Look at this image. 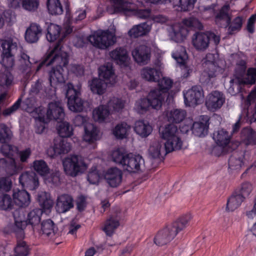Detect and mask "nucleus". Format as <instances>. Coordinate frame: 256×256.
Segmentation results:
<instances>
[{"instance_id":"nucleus-40","label":"nucleus","mask_w":256,"mask_h":256,"mask_svg":"<svg viewBox=\"0 0 256 256\" xmlns=\"http://www.w3.org/2000/svg\"><path fill=\"white\" fill-rule=\"evenodd\" d=\"M85 134L84 139L89 143L94 142L98 139V130L94 124L85 127Z\"/></svg>"},{"instance_id":"nucleus-1","label":"nucleus","mask_w":256,"mask_h":256,"mask_svg":"<svg viewBox=\"0 0 256 256\" xmlns=\"http://www.w3.org/2000/svg\"><path fill=\"white\" fill-rule=\"evenodd\" d=\"M62 38L58 40L54 48L48 51L44 60L36 68V72L39 71L44 66H52L48 71V80L52 87L56 88L59 84L65 82L64 72L67 70L68 64V55L62 50Z\"/></svg>"},{"instance_id":"nucleus-10","label":"nucleus","mask_w":256,"mask_h":256,"mask_svg":"<svg viewBox=\"0 0 256 256\" xmlns=\"http://www.w3.org/2000/svg\"><path fill=\"white\" fill-rule=\"evenodd\" d=\"M143 164L144 160L142 156L129 154L126 155V159L122 168L130 172H136L140 170Z\"/></svg>"},{"instance_id":"nucleus-8","label":"nucleus","mask_w":256,"mask_h":256,"mask_svg":"<svg viewBox=\"0 0 256 256\" xmlns=\"http://www.w3.org/2000/svg\"><path fill=\"white\" fill-rule=\"evenodd\" d=\"M66 98H68V106L70 110L74 112H80L84 109V101L80 98L79 88H76L71 83L66 85Z\"/></svg>"},{"instance_id":"nucleus-6","label":"nucleus","mask_w":256,"mask_h":256,"mask_svg":"<svg viewBox=\"0 0 256 256\" xmlns=\"http://www.w3.org/2000/svg\"><path fill=\"white\" fill-rule=\"evenodd\" d=\"M63 166L66 173L72 176H76L84 172L87 168L84 158L78 155H72L66 158L63 161Z\"/></svg>"},{"instance_id":"nucleus-39","label":"nucleus","mask_w":256,"mask_h":256,"mask_svg":"<svg viewBox=\"0 0 256 256\" xmlns=\"http://www.w3.org/2000/svg\"><path fill=\"white\" fill-rule=\"evenodd\" d=\"M41 230L42 234L51 238L54 236L57 228L52 220L48 219L42 222Z\"/></svg>"},{"instance_id":"nucleus-52","label":"nucleus","mask_w":256,"mask_h":256,"mask_svg":"<svg viewBox=\"0 0 256 256\" xmlns=\"http://www.w3.org/2000/svg\"><path fill=\"white\" fill-rule=\"evenodd\" d=\"M108 106H100L93 112L94 116L97 120L102 122L110 114Z\"/></svg>"},{"instance_id":"nucleus-41","label":"nucleus","mask_w":256,"mask_h":256,"mask_svg":"<svg viewBox=\"0 0 256 256\" xmlns=\"http://www.w3.org/2000/svg\"><path fill=\"white\" fill-rule=\"evenodd\" d=\"M186 116L185 110L182 109H174L170 112L168 116V121L172 123H180L182 122Z\"/></svg>"},{"instance_id":"nucleus-2","label":"nucleus","mask_w":256,"mask_h":256,"mask_svg":"<svg viewBox=\"0 0 256 256\" xmlns=\"http://www.w3.org/2000/svg\"><path fill=\"white\" fill-rule=\"evenodd\" d=\"M38 200L41 208H35L30 211L27 216L26 220H23V216L16 217L18 211L14 212V224L12 226V232L15 234L16 237L24 238V230L28 224L32 226L34 229L38 226L40 222V217L43 212L49 213L53 206V202L50 198L48 194L41 192L38 194Z\"/></svg>"},{"instance_id":"nucleus-4","label":"nucleus","mask_w":256,"mask_h":256,"mask_svg":"<svg viewBox=\"0 0 256 256\" xmlns=\"http://www.w3.org/2000/svg\"><path fill=\"white\" fill-rule=\"evenodd\" d=\"M160 134L162 138L166 140L164 142V151L168 154L174 150H179L182 148V142L178 136V132L176 126L168 124L162 129L160 130Z\"/></svg>"},{"instance_id":"nucleus-51","label":"nucleus","mask_w":256,"mask_h":256,"mask_svg":"<svg viewBox=\"0 0 256 256\" xmlns=\"http://www.w3.org/2000/svg\"><path fill=\"white\" fill-rule=\"evenodd\" d=\"M108 108L112 112H119L124 106V101L120 98H113L108 103Z\"/></svg>"},{"instance_id":"nucleus-58","label":"nucleus","mask_w":256,"mask_h":256,"mask_svg":"<svg viewBox=\"0 0 256 256\" xmlns=\"http://www.w3.org/2000/svg\"><path fill=\"white\" fill-rule=\"evenodd\" d=\"M242 78L246 85L254 84L256 82V68H248L246 74Z\"/></svg>"},{"instance_id":"nucleus-54","label":"nucleus","mask_w":256,"mask_h":256,"mask_svg":"<svg viewBox=\"0 0 256 256\" xmlns=\"http://www.w3.org/2000/svg\"><path fill=\"white\" fill-rule=\"evenodd\" d=\"M12 136L10 129L5 124H0V142H7L10 140Z\"/></svg>"},{"instance_id":"nucleus-57","label":"nucleus","mask_w":256,"mask_h":256,"mask_svg":"<svg viewBox=\"0 0 256 256\" xmlns=\"http://www.w3.org/2000/svg\"><path fill=\"white\" fill-rule=\"evenodd\" d=\"M158 85L159 88L158 90H160L162 92L167 94L168 96V92L172 88L173 82L169 78H162V79H159L158 80Z\"/></svg>"},{"instance_id":"nucleus-26","label":"nucleus","mask_w":256,"mask_h":256,"mask_svg":"<svg viewBox=\"0 0 256 256\" xmlns=\"http://www.w3.org/2000/svg\"><path fill=\"white\" fill-rule=\"evenodd\" d=\"M12 196L14 202L20 207L27 206L30 203V196L26 190H14Z\"/></svg>"},{"instance_id":"nucleus-5","label":"nucleus","mask_w":256,"mask_h":256,"mask_svg":"<svg viewBox=\"0 0 256 256\" xmlns=\"http://www.w3.org/2000/svg\"><path fill=\"white\" fill-rule=\"evenodd\" d=\"M113 6L114 12L120 13L126 16L133 14L142 19L149 18L151 16L150 9H138L134 4L125 0H120Z\"/></svg>"},{"instance_id":"nucleus-59","label":"nucleus","mask_w":256,"mask_h":256,"mask_svg":"<svg viewBox=\"0 0 256 256\" xmlns=\"http://www.w3.org/2000/svg\"><path fill=\"white\" fill-rule=\"evenodd\" d=\"M13 80V76L8 70H5L4 72L0 73V86H8Z\"/></svg>"},{"instance_id":"nucleus-17","label":"nucleus","mask_w":256,"mask_h":256,"mask_svg":"<svg viewBox=\"0 0 256 256\" xmlns=\"http://www.w3.org/2000/svg\"><path fill=\"white\" fill-rule=\"evenodd\" d=\"M209 34L207 32H196L192 37V44L198 51H204L210 44Z\"/></svg>"},{"instance_id":"nucleus-49","label":"nucleus","mask_w":256,"mask_h":256,"mask_svg":"<svg viewBox=\"0 0 256 256\" xmlns=\"http://www.w3.org/2000/svg\"><path fill=\"white\" fill-rule=\"evenodd\" d=\"M34 170L41 176H46L50 172L47 164L42 160H35L32 163Z\"/></svg>"},{"instance_id":"nucleus-50","label":"nucleus","mask_w":256,"mask_h":256,"mask_svg":"<svg viewBox=\"0 0 256 256\" xmlns=\"http://www.w3.org/2000/svg\"><path fill=\"white\" fill-rule=\"evenodd\" d=\"M20 62L21 68L24 71H30L36 62L34 59L30 60V56L24 52L21 54Z\"/></svg>"},{"instance_id":"nucleus-38","label":"nucleus","mask_w":256,"mask_h":256,"mask_svg":"<svg viewBox=\"0 0 256 256\" xmlns=\"http://www.w3.org/2000/svg\"><path fill=\"white\" fill-rule=\"evenodd\" d=\"M160 72L154 68L146 67L141 72L142 78L149 82H157L160 76Z\"/></svg>"},{"instance_id":"nucleus-18","label":"nucleus","mask_w":256,"mask_h":256,"mask_svg":"<svg viewBox=\"0 0 256 256\" xmlns=\"http://www.w3.org/2000/svg\"><path fill=\"white\" fill-rule=\"evenodd\" d=\"M42 29L36 23H31L24 34L26 41L29 44L37 42L42 35Z\"/></svg>"},{"instance_id":"nucleus-61","label":"nucleus","mask_w":256,"mask_h":256,"mask_svg":"<svg viewBox=\"0 0 256 256\" xmlns=\"http://www.w3.org/2000/svg\"><path fill=\"white\" fill-rule=\"evenodd\" d=\"M22 168V166L21 164L18 165L14 158H10L6 167V171L8 174L12 176L18 173Z\"/></svg>"},{"instance_id":"nucleus-46","label":"nucleus","mask_w":256,"mask_h":256,"mask_svg":"<svg viewBox=\"0 0 256 256\" xmlns=\"http://www.w3.org/2000/svg\"><path fill=\"white\" fill-rule=\"evenodd\" d=\"M57 130L60 138H64L72 136L73 134V129L70 124L66 122H60L57 128Z\"/></svg>"},{"instance_id":"nucleus-25","label":"nucleus","mask_w":256,"mask_h":256,"mask_svg":"<svg viewBox=\"0 0 256 256\" xmlns=\"http://www.w3.org/2000/svg\"><path fill=\"white\" fill-rule=\"evenodd\" d=\"M70 144L66 139L58 137L54 140L53 146L54 154L52 156L67 154L70 151Z\"/></svg>"},{"instance_id":"nucleus-36","label":"nucleus","mask_w":256,"mask_h":256,"mask_svg":"<svg viewBox=\"0 0 256 256\" xmlns=\"http://www.w3.org/2000/svg\"><path fill=\"white\" fill-rule=\"evenodd\" d=\"M150 25L147 22H143L133 26L128 31V34L130 37L136 38L146 34L150 30Z\"/></svg>"},{"instance_id":"nucleus-60","label":"nucleus","mask_w":256,"mask_h":256,"mask_svg":"<svg viewBox=\"0 0 256 256\" xmlns=\"http://www.w3.org/2000/svg\"><path fill=\"white\" fill-rule=\"evenodd\" d=\"M13 206L12 200L10 195L4 194L0 196V210H9Z\"/></svg>"},{"instance_id":"nucleus-64","label":"nucleus","mask_w":256,"mask_h":256,"mask_svg":"<svg viewBox=\"0 0 256 256\" xmlns=\"http://www.w3.org/2000/svg\"><path fill=\"white\" fill-rule=\"evenodd\" d=\"M14 54H2V60L0 63L6 70L12 68L14 65Z\"/></svg>"},{"instance_id":"nucleus-7","label":"nucleus","mask_w":256,"mask_h":256,"mask_svg":"<svg viewBox=\"0 0 256 256\" xmlns=\"http://www.w3.org/2000/svg\"><path fill=\"white\" fill-rule=\"evenodd\" d=\"M88 40L95 47L104 50L116 42L114 34L108 30H101L90 36Z\"/></svg>"},{"instance_id":"nucleus-33","label":"nucleus","mask_w":256,"mask_h":256,"mask_svg":"<svg viewBox=\"0 0 256 256\" xmlns=\"http://www.w3.org/2000/svg\"><path fill=\"white\" fill-rule=\"evenodd\" d=\"M0 48L3 54H14L18 51V44L12 39L8 38L1 40Z\"/></svg>"},{"instance_id":"nucleus-12","label":"nucleus","mask_w":256,"mask_h":256,"mask_svg":"<svg viewBox=\"0 0 256 256\" xmlns=\"http://www.w3.org/2000/svg\"><path fill=\"white\" fill-rule=\"evenodd\" d=\"M225 102L224 94L218 91L212 92L206 98V106L210 111L214 112L220 108Z\"/></svg>"},{"instance_id":"nucleus-11","label":"nucleus","mask_w":256,"mask_h":256,"mask_svg":"<svg viewBox=\"0 0 256 256\" xmlns=\"http://www.w3.org/2000/svg\"><path fill=\"white\" fill-rule=\"evenodd\" d=\"M204 93L200 86H195L184 94L185 102L190 106L200 104L204 99Z\"/></svg>"},{"instance_id":"nucleus-22","label":"nucleus","mask_w":256,"mask_h":256,"mask_svg":"<svg viewBox=\"0 0 256 256\" xmlns=\"http://www.w3.org/2000/svg\"><path fill=\"white\" fill-rule=\"evenodd\" d=\"M122 178V170L116 168H110L104 175L106 182L112 188H116L120 184Z\"/></svg>"},{"instance_id":"nucleus-47","label":"nucleus","mask_w":256,"mask_h":256,"mask_svg":"<svg viewBox=\"0 0 256 256\" xmlns=\"http://www.w3.org/2000/svg\"><path fill=\"white\" fill-rule=\"evenodd\" d=\"M188 33V30L182 26H174L171 33L172 38L176 42L183 40Z\"/></svg>"},{"instance_id":"nucleus-27","label":"nucleus","mask_w":256,"mask_h":256,"mask_svg":"<svg viewBox=\"0 0 256 256\" xmlns=\"http://www.w3.org/2000/svg\"><path fill=\"white\" fill-rule=\"evenodd\" d=\"M204 73L206 74L208 78L206 80L210 81L211 79L218 76L222 73V69L220 67L216 66L214 62L206 61L204 62Z\"/></svg>"},{"instance_id":"nucleus-42","label":"nucleus","mask_w":256,"mask_h":256,"mask_svg":"<svg viewBox=\"0 0 256 256\" xmlns=\"http://www.w3.org/2000/svg\"><path fill=\"white\" fill-rule=\"evenodd\" d=\"M164 150V144H161L158 142H155L151 145L148 149L149 155L151 158L156 159L160 158V156L166 155Z\"/></svg>"},{"instance_id":"nucleus-45","label":"nucleus","mask_w":256,"mask_h":256,"mask_svg":"<svg viewBox=\"0 0 256 256\" xmlns=\"http://www.w3.org/2000/svg\"><path fill=\"white\" fill-rule=\"evenodd\" d=\"M46 6L52 15H60L63 12L62 6L60 0H47Z\"/></svg>"},{"instance_id":"nucleus-30","label":"nucleus","mask_w":256,"mask_h":256,"mask_svg":"<svg viewBox=\"0 0 256 256\" xmlns=\"http://www.w3.org/2000/svg\"><path fill=\"white\" fill-rule=\"evenodd\" d=\"M88 86L91 91L96 94H102L106 88V82L104 80L98 78H94L88 82Z\"/></svg>"},{"instance_id":"nucleus-23","label":"nucleus","mask_w":256,"mask_h":256,"mask_svg":"<svg viewBox=\"0 0 256 256\" xmlns=\"http://www.w3.org/2000/svg\"><path fill=\"white\" fill-rule=\"evenodd\" d=\"M152 4L172 3L174 6H179L183 11H188L192 10L196 0H148Z\"/></svg>"},{"instance_id":"nucleus-16","label":"nucleus","mask_w":256,"mask_h":256,"mask_svg":"<svg viewBox=\"0 0 256 256\" xmlns=\"http://www.w3.org/2000/svg\"><path fill=\"white\" fill-rule=\"evenodd\" d=\"M150 49L149 47L141 45L132 51V56L134 60L140 64H147L150 58Z\"/></svg>"},{"instance_id":"nucleus-48","label":"nucleus","mask_w":256,"mask_h":256,"mask_svg":"<svg viewBox=\"0 0 256 256\" xmlns=\"http://www.w3.org/2000/svg\"><path fill=\"white\" fill-rule=\"evenodd\" d=\"M130 128V126L126 123L122 122L116 126L113 130V134L117 138L123 139L126 137Z\"/></svg>"},{"instance_id":"nucleus-62","label":"nucleus","mask_w":256,"mask_h":256,"mask_svg":"<svg viewBox=\"0 0 256 256\" xmlns=\"http://www.w3.org/2000/svg\"><path fill=\"white\" fill-rule=\"evenodd\" d=\"M182 22L184 26L188 28H194L198 30L202 29V25L200 20L194 17H190L183 20Z\"/></svg>"},{"instance_id":"nucleus-34","label":"nucleus","mask_w":256,"mask_h":256,"mask_svg":"<svg viewBox=\"0 0 256 256\" xmlns=\"http://www.w3.org/2000/svg\"><path fill=\"white\" fill-rule=\"evenodd\" d=\"M244 200V196L234 191L227 200L226 210L234 211L240 206Z\"/></svg>"},{"instance_id":"nucleus-15","label":"nucleus","mask_w":256,"mask_h":256,"mask_svg":"<svg viewBox=\"0 0 256 256\" xmlns=\"http://www.w3.org/2000/svg\"><path fill=\"white\" fill-rule=\"evenodd\" d=\"M120 212L110 215L104 223L102 230L108 236H112L120 225Z\"/></svg>"},{"instance_id":"nucleus-9","label":"nucleus","mask_w":256,"mask_h":256,"mask_svg":"<svg viewBox=\"0 0 256 256\" xmlns=\"http://www.w3.org/2000/svg\"><path fill=\"white\" fill-rule=\"evenodd\" d=\"M46 116L49 120H54L58 122H62L65 116L62 103L59 101L50 102L48 106Z\"/></svg>"},{"instance_id":"nucleus-20","label":"nucleus","mask_w":256,"mask_h":256,"mask_svg":"<svg viewBox=\"0 0 256 256\" xmlns=\"http://www.w3.org/2000/svg\"><path fill=\"white\" fill-rule=\"evenodd\" d=\"M210 118L208 116H202L200 120L194 122L192 128V134L196 136L203 137L208 134Z\"/></svg>"},{"instance_id":"nucleus-63","label":"nucleus","mask_w":256,"mask_h":256,"mask_svg":"<svg viewBox=\"0 0 256 256\" xmlns=\"http://www.w3.org/2000/svg\"><path fill=\"white\" fill-rule=\"evenodd\" d=\"M126 154L122 152L120 150H114L112 154V160L123 167Z\"/></svg>"},{"instance_id":"nucleus-55","label":"nucleus","mask_w":256,"mask_h":256,"mask_svg":"<svg viewBox=\"0 0 256 256\" xmlns=\"http://www.w3.org/2000/svg\"><path fill=\"white\" fill-rule=\"evenodd\" d=\"M100 76L106 80H109L112 82L114 74L112 66H102L99 68Z\"/></svg>"},{"instance_id":"nucleus-37","label":"nucleus","mask_w":256,"mask_h":256,"mask_svg":"<svg viewBox=\"0 0 256 256\" xmlns=\"http://www.w3.org/2000/svg\"><path fill=\"white\" fill-rule=\"evenodd\" d=\"M244 158L242 152H234L230 156L228 160L229 168L232 170H238L244 164Z\"/></svg>"},{"instance_id":"nucleus-35","label":"nucleus","mask_w":256,"mask_h":256,"mask_svg":"<svg viewBox=\"0 0 256 256\" xmlns=\"http://www.w3.org/2000/svg\"><path fill=\"white\" fill-rule=\"evenodd\" d=\"M134 130L142 138H146L151 134L152 128L148 122L138 120L135 123Z\"/></svg>"},{"instance_id":"nucleus-32","label":"nucleus","mask_w":256,"mask_h":256,"mask_svg":"<svg viewBox=\"0 0 256 256\" xmlns=\"http://www.w3.org/2000/svg\"><path fill=\"white\" fill-rule=\"evenodd\" d=\"M230 135L224 129H219L213 134V138L217 144L221 146H226L230 142Z\"/></svg>"},{"instance_id":"nucleus-3","label":"nucleus","mask_w":256,"mask_h":256,"mask_svg":"<svg viewBox=\"0 0 256 256\" xmlns=\"http://www.w3.org/2000/svg\"><path fill=\"white\" fill-rule=\"evenodd\" d=\"M190 220V215L184 216L160 230L154 238V244L158 246L166 244L175 238L178 232L186 227Z\"/></svg>"},{"instance_id":"nucleus-14","label":"nucleus","mask_w":256,"mask_h":256,"mask_svg":"<svg viewBox=\"0 0 256 256\" xmlns=\"http://www.w3.org/2000/svg\"><path fill=\"white\" fill-rule=\"evenodd\" d=\"M232 19V12L229 4H224L216 13L215 22L220 27L226 28Z\"/></svg>"},{"instance_id":"nucleus-28","label":"nucleus","mask_w":256,"mask_h":256,"mask_svg":"<svg viewBox=\"0 0 256 256\" xmlns=\"http://www.w3.org/2000/svg\"><path fill=\"white\" fill-rule=\"evenodd\" d=\"M256 88H254L248 95L246 100L245 101V107L248 110V112H249L250 109L254 108L252 112V116L250 117V122H256Z\"/></svg>"},{"instance_id":"nucleus-53","label":"nucleus","mask_w":256,"mask_h":256,"mask_svg":"<svg viewBox=\"0 0 256 256\" xmlns=\"http://www.w3.org/2000/svg\"><path fill=\"white\" fill-rule=\"evenodd\" d=\"M242 24V18L240 16H237L234 18L232 22H230V24L228 26V32L230 34H232L235 32H238L241 29Z\"/></svg>"},{"instance_id":"nucleus-19","label":"nucleus","mask_w":256,"mask_h":256,"mask_svg":"<svg viewBox=\"0 0 256 256\" xmlns=\"http://www.w3.org/2000/svg\"><path fill=\"white\" fill-rule=\"evenodd\" d=\"M74 206V198L70 195L62 194L58 197L56 209L58 213H65Z\"/></svg>"},{"instance_id":"nucleus-13","label":"nucleus","mask_w":256,"mask_h":256,"mask_svg":"<svg viewBox=\"0 0 256 256\" xmlns=\"http://www.w3.org/2000/svg\"><path fill=\"white\" fill-rule=\"evenodd\" d=\"M19 182L22 187L32 190H36L39 184L38 176L32 171L22 174L19 177Z\"/></svg>"},{"instance_id":"nucleus-43","label":"nucleus","mask_w":256,"mask_h":256,"mask_svg":"<svg viewBox=\"0 0 256 256\" xmlns=\"http://www.w3.org/2000/svg\"><path fill=\"white\" fill-rule=\"evenodd\" d=\"M172 57L180 65L184 66L188 58L186 48L182 46H178L172 54Z\"/></svg>"},{"instance_id":"nucleus-21","label":"nucleus","mask_w":256,"mask_h":256,"mask_svg":"<svg viewBox=\"0 0 256 256\" xmlns=\"http://www.w3.org/2000/svg\"><path fill=\"white\" fill-rule=\"evenodd\" d=\"M110 56L118 64L124 66H128L130 58L126 48L122 47L117 48L110 52Z\"/></svg>"},{"instance_id":"nucleus-44","label":"nucleus","mask_w":256,"mask_h":256,"mask_svg":"<svg viewBox=\"0 0 256 256\" xmlns=\"http://www.w3.org/2000/svg\"><path fill=\"white\" fill-rule=\"evenodd\" d=\"M62 28L58 25L50 23L47 28L46 38L49 42H54L60 36Z\"/></svg>"},{"instance_id":"nucleus-31","label":"nucleus","mask_w":256,"mask_h":256,"mask_svg":"<svg viewBox=\"0 0 256 256\" xmlns=\"http://www.w3.org/2000/svg\"><path fill=\"white\" fill-rule=\"evenodd\" d=\"M240 138L246 145L256 144V132L250 128H243L240 133Z\"/></svg>"},{"instance_id":"nucleus-56","label":"nucleus","mask_w":256,"mask_h":256,"mask_svg":"<svg viewBox=\"0 0 256 256\" xmlns=\"http://www.w3.org/2000/svg\"><path fill=\"white\" fill-rule=\"evenodd\" d=\"M0 150L2 153L6 157L13 158V156L18 153V148L14 146L4 144L1 147Z\"/></svg>"},{"instance_id":"nucleus-29","label":"nucleus","mask_w":256,"mask_h":256,"mask_svg":"<svg viewBox=\"0 0 256 256\" xmlns=\"http://www.w3.org/2000/svg\"><path fill=\"white\" fill-rule=\"evenodd\" d=\"M230 82V86L228 90L232 95H236L242 92L244 90V86L246 85L242 78L235 76Z\"/></svg>"},{"instance_id":"nucleus-24","label":"nucleus","mask_w":256,"mask_h":256,"mask_svg":"<svg viewBox=\"0 0 256 256\" xmlns=\"http://www.w3.org/2000/svg\"><path fill=\"white\" fill-rule=\"evenodd\" d=\"M168 96L167 94L162 92L158 89L152 90L148 94V97L151 103V107L158 110L162 105L166 97Z\"/></svg>"}]
</instances>
